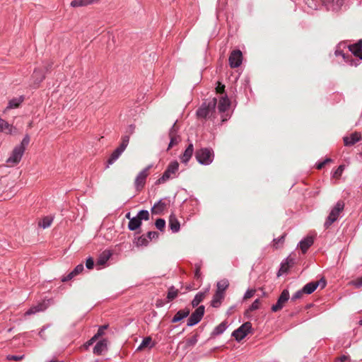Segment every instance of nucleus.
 <instances>
[{
	"label": "nucleus",
	"mask_w": 362,
	"mask_h": 362,
	"mask_svg": "<svg viewBox=\"0 0 362 362\" xmlns=\"http://www.w3.org/2000/svg\"><path fill=\"white\" fill-rule=\"evenodd\" d=\"M149 240L147 237L144 235L139 237L137 240L138 245H146L148 243Z\"/></svg>",
	"instance_id": "obj_44"
},
{
	"label": "nucleus",
	"mask_w": 362,
	"mask_h": 362,
	"mask_svg": "<svg viewBox=\"0 0 362 362\" xmlns=\"http://www.w3.org/2000/svg\"><path fill=\"white\" fill-rule=\"evenodd\" d=\"M154 346V344L152 343V339L151 337H146L143 339L141 343L137 347L136 351H140L146 347L152 348Z\"/></svg>",
	"instance_id": "obj_24"
},
{
	"label": "nucleus",
	"mask_w": 362,
	"mask_h": 362,
	"mask_svg": "<svg viewBox=\"0 0 362 362\" xmlns=\"http://www.w3.org/2000/svg\"><path fill=\"white\" fill-rule=\"evenodd\" d=\"M225 89V86L221 84L220 82H217V86L216 87V90L218 93H223Z\"/></svg>",
	"instance_id": "obj_54"
},
{
	"label": "nucleus",
	"mask_w": 362,
	"mask_h": 362,
	"mask_svg": "<svg viewBox=\"0 0 362 362\" xmlns=\"http://www.w3.org/2000/svg\"><path fill=\"white\" fill-rule=\"evenodd\" d=\"M348 48L347 52L351 54L349 60L354 59L353 55L358 57L359 60H362V40H360L356 44L349 45Z\"/></svg>",
	"instance_id": "obj_13"
},
{
	"label": "nucleus",
	"mask_w": 362,
	"mask_h": 362,
	"mask_svg": "<svg viewBox=\"0 0 362 362\" xmlns=\"http://www.w3.org/2000/svg\"><path fill=\"white\" fill-rule=\"evenodd\" d=\"M195 157L198 163L201 165H209L214 159V153L212 148H202L197 150Z\"/></svg>",
	"instance_id": "obj_2"
},
{
	"label": "nucleus",
	"mask_w": 362,
	"mask_h": 362,
	"mask_svg": "<svg viewBox=\"0 0 362 362\" xmlns=\"http://www.w3.org/2000/svg\"><path fill=\"white\" fill-rule=\"evenodd\" d=\"M344 46L342 44H339L335 50L336 56H341L344 62L349 64L351 66H357L358 63L355 62L354 59L349 60V57H351V54H350L347 51L344 53L342 50H341V47Z\"/></svg>",
	"instance_id": "obj_14"
},
{
	"label": "nucleus",
	"mask_w": 362,
	"mask_h": 362,
	"mask_svg": "<svg viewBox=\"0 0 362 362\" xmlns=\"http://www.w3.org/2000/svg\"><path fill=\"white\" fill-rule=\"evenodd\" d=\"M24 150L23 149V146H16L13 149L11 156L7 159L6 162L8 165L13 166L18 164L24 153Z\"/></svg>",
	"instance_id": "obj_9"
},
{
	"label": "nucleus",
	"mask_w": 362,
	"mask_h": 362,
	"mask_svg": "<svg viewBox=\"0 0 362 362\" xmlns=\"http://www.w3.org/2000/svg\"><path fill=\"white\" fill-rule=\"evenodd\" d=\"M243 55L239 49L233 50L229 56V64L231 68H237L242 64Z\"/></svg>",
	"instance_id": "obj_11"
},
{
	"label": "nucleus",
	"mask_w": 362,
	"mask_h": 362,
	"mask_svg": "<svg viewBox=\"0 0 362 362\" xmlns=\"http://www.w3.org/2000/svg\"><path fill=\"white\" fill-rule=\"evenodd\" d=\"M23 98L22 97L16 98L11 100L8 102V106L6 108L5 111L8 109L17 108L20 106L21 103L23 102Z\"/></svg>",
	"instance_id": "obj_28"
},
{
	"label": "nucleus",
	"mask_w": 362,
	"mask_h": 362,
	"mask_svg": "<svg viewBox=\"0 0 362 362\" xmlns=\"http://www.w3.org/2000/svg\"><path fill=\"white\" fill-rule=\"evenodd\" d=\"M98 338H94V336L89 340L88 344H93Z\"/></svg>",
	"instance_id": "obj_63"
},
{
	"label": "nucleus",
	"mask_w": 362,
	"mask_h": 362,
	"mask_svg": "<svg viewBox=\"0 0 362 362\" xmlns=\"http://www.w3.org/2000/svg\"><path fill=\"white\" fill-rule=\"evenodd\" d=\"M223 293L216 291L211 302V306L214 308H218L221 305V300L223 299Z\"/></svg>",
	"instance_id": "obj_25"
},
{
	"label": "nucleus",
	"mask_w": 362,
	"mask_h": 362,
	"mask_svg": "<svg viewBox=\"0 0 362 362\" xmlns=\"http://www.w3.org/2000/svg\"><path fill=\"white\" fill-rule=\"evenodd\" d=\"M289 299V292L287 289L283 290L280 296L279 297L276 304L272 306V310L273 312H277L281 310L285 304Z\"/></svg>",
	"instance_id": "obj_10"
},
{
	"label": "nucleus",
	"mask_w": 362,
	"mask_h": 362,
	"mask_svg": "<svg viewBox=\"0 0 362 362\" xmlns=\"http://www.w3.org/2000/svg\"><path fill=\"white\" fill-rule=\"evenodd\" d=\"M305 293L303 291V289H300L298 291H296L291 297V300H296L299 298H300Z\"/></svg>",
	"instance_id": "obj_45"
},
{
	"label": "nucleus",
	"mask_w": 362,
	"mask_h": 362,
	"mask_svg": "<svg viewBox=\"0 0 362 362\" xmlns=\"http://www.w3.org/2000/svg\"><path fill=\"white\" fill-rule=\"evenodd\" d=\"M331 161H332V160L330 158H326L322 162L317 163L316 164V168H317V169H319V170L322 169L325 165V164H327V163H329Z\"/></svg>",
	"instance_id": "obj_51"
},
{
	"label": "nucleus",
	"mask_w": 362,
	"mask_h": 362,
	"mask_svg": "<svg viewBox=\"0 0 362 362\" xmlns=\"http://www.w3.org/2000/svg\"><path fill=\"white\" fill-rule=\"evenodd\" d=\"M216 286H217L216 291L224 294L225 291L229 286V282L227 279H222L217 282Z\"/></svg>",
	"instance_id": "obj_30"
},
{
	"label": "nucleus",
	"mask_w": 362,
	"mask_h": 362,
	"mask_svg": "<svg viewBox=\"0 0 362 362\" xmlns=\"http://www.w3.org/2000/svg\"><path fill=\"white\" fill-rule=\"evenodd\" d=\"M169 228L173 233H177L180 230V222L173 214L170 215L169 217Z\"/></svg>",
	"instance_id": "obj_19"
},
{
	"label": "nucleus",
	"mask_w": 362,
	"mask_h": 362,
	"mask_svg": "<svg viewBox=\"0 0 362 362\" xmlns=\"http://www.w3.org/2000/svg\"><path fill=\"white\" fill-rule=\"evenodd\" d=\"M76 275L71 271L69 274H68L66 276H64L62 279V281L65 282L71 280Z\"/></svg>",
	"instance_id": "obj_56"
},
{
	"label": "nucleus",
	"mask_w": 362,
	"mask_h": 362,
	"mask_svg": "<svg viewBox=\"0 0 362 362\" xmlns=\"http://www.w3.org/2000/svg\"><path fill=\"white\" fill-rule=\"evenodd\" d=\"M29 142H30L29 136H25L18 146H23V149L25 151V146L28 145Z\"/></svg>",
	"instance_id": "obj_50"
},
{
	"label": "nucleus",
	"mask_w": 362,
	"mask_h": 362,
	"mask_svg": "<svg viewBox=\"0 0 362 362\" xmlns=\"http://www.w3.org/2000/svg\"><path fill=\"white\" fill-rule=\"evenodd\" d=\"M89 4V2L88 0H73L71 2V6L72 7H81V6H85Z\"/></svg>",
	"instance_id": "obj_37"
},
{
	"label": "nucleus",
	"mask_w": 362,
	"mask_h": 362,
	"mask_svg": "<svg viewBox=\"0 0 362 362\" xmlns=\"http://www.w3.org/2000/svg\"><path fill=\"white\" fill-rule=\"evenodd\" d=\"M108 325H105L100 326L97 332V333L94 335V338H98L104 334V331L107 328Z\"/></svg>",
	"instance_id": "obj_42"
},
{
	"label": "nucleus",
	"mask_w": 362,
	"mask_h": 362,
	"mask_svg": "<svg viewBox=\"0 0 362 362\" xmlns=\"http://www.w3.org/2000/svg\"><path fill=\"white\" fill-rule=\"evenodd\" d=\"M112 253L109 250L103 251L97 260V265H105L111 257Z\"/></svg>",
	"instance_id": "obj_21"
},
{
	"label": "nucleus",
	"mask_w": 362,
	"mask_h": 362,
	"mask_svg": "<svg viewBox=\"0 0 362 362\" xmlns=\"http://www.w3.org/2000/svg\"><path fill=\"white\" fill-rule=\"evenodd\" d=\"M179 290L175 288V286H172L168 288L167 293L168 302L174 300L178 295Z\"/></svg>",
	"instance_id": "obj_32"
},
{
	"label": "nucleus",
	"mask_w": 362,
	"mask_h": 362,
	"mask_svg": "<svg viewBox=\"0 0 362 362\" xmlns=\"http://www.w3.org/2000/svg\"><path fill=\"white\" fill-rule=\"evenodd\" d=\"M315 283L318 284V286H320L321 288H324L326 286V281L324 278L320 279L319 281H315Z\"/></svg>",
	"instance_id": "obj_57"
},
{
	"label": "nucleus",
	"mask_w": 362,
	"mask_h": 362,
	"mask_svg": "<svg viewBox=\"0 0 362 362\" xmlns=\"http://www.w3.org/2000/svg\"><path fill=\"white\" fill-rule=\"evenodd\" d=\"M207 288L204 292H199L196 294L194 299L192 301V305L193 308L198 306V305L204 299L206 293L209 291Z\"/></svg>",
	"instance_id": "obj_22"
},
{
	"label": "nucleus",
	"mask_w": 362,
	"mask_h": 362,
	"mask_svg": "<svg viewBox=\"0 0 362 362\" xmlns=\"http://www.w3.org/2000/svg\"><path fill=\"white\" fill-rule=\"evenodd\" d=\"M134 129H135L134 125H133V124L129 125V128H128V129H129V133L130 134H133V132H134Z\"/></svg>",
	"instance_id": "obj_61"
},
{
	"label": "nucleus",
	"mask_w": 362,
	"mask_h": 362,
	"mask_svg": "<svg viewBox=\"0 0 362 362\" xmlns=\"http://www.w3.org/2000/svg\"><path fill=\"white\" fill-rule=\"evenodd\" d=\"M86 267L88 269H92L94 267V260L92 257H88L86 262Z\"/></svg>",
	"instance_id": "obj_47"
},
{
	"label": "nucleus",
	"mask_w": 362,
	"mask_h": 362,
	"mask_svg": "<svg viewBox=\"0 0 362 362\" xmlns=\"http://www.w3.org/2000/svg\"><path fill=\"white\" fill-rule=\"evenodd\" d=\"M197 337H192V339H189L188 340L187 344H188L189 345H192V346H193V345H194V344L197 343Z\"/></svg>",
	"instance_id": "obj_59"
},
{
	"label": "nucleus",
	"mask_w": 362,
	"mask_h": 362,
	"mask_svg": "<svg viewBox=\"0 0 362 362\" xmlns=\"http://www.w3.org/2000/svg\"><path fill=\"white\" fill-rule=\"evenodd\" d=\"M314 240L313 237L308 236L303 240H301L299 243V247L303 253H305L308 248L313 244Z\"/></svg>",
	"instance_id": "obj_17"
},
{
	"label": "nucleus",
	"mask_w": 362,
	"mask_h": 362,
	"mask_svg": "<svg viewBox=\"0 0 362 362\" xmlns=\"http://www.w3.org/2000/svg\"><path fill=\"white\" fill-rule=\"evenodd\" d=\"M169 137L170 143L168 145V149L177 145L180 141V136L179 135H172L169 136Z\"/></svg>",
	"instance_id": "obj_36"
},
{
	"label": "nucleus",
	"mask_w": 362,
	"mask_h": 362,
	"mask_svg": "<svg viewBox=\"0 0 362 362\" xmlns=\"http://www.w3.org/2000/svg\"><path fill=\"white\" fill-rule=\"evenodd\" d=\"M285 234L282 235L281 236H280L279 238H274L273 240V242H274V246L277 248L279 247V245H281L283 244V243L284 242V239H285Z\"/></svg>",
	"instance_id": "obj_41"
},
{
	"label": "nucleus",
	"mask_w": 362,
	"mask_h": 362,
	"mask_svg": "<svg viewBox=\"0 0 362 362\" xmlns=\"http://www.w3.org/2000/svg\"><path fill=\"white\" fill-rule=\"evenodd\" d=\"M346 0H322L327 10L339 11L344 6Z\"/></svg>",
	"instance_id": "obj_12"
},
{
	"label": "nucleus",
	"mask_w": 362,
	"mask_h": 362,
	"mask_svg": "<svg viewBox=\"0 0 362 362\" xmlns=\"http://www.w3.org/2000/svg\"><path fill=\"white\" fill-rule=\"evenodd\" d=\"M318 287V284L315 283V281H311L310 283L306 284L303 287V291L306 294H311L313 293L317 288Z\"/></svg>",
	"instance_id": "obj_26"
},
{
	"label": "nucleus",
	"mask_w": 362,
	"mask_h": 362,
	"mask_svg": "<svg viewBox=\"0 0 362 362\" xmlns=\"http://www.w3.org/2000/svg\"><path fill=\"white\" fill-rule=\"evenodd\" d=\"M23 358H24V355H21V356L8 355L7 356V359L8 360H13V361H21V360L23 359Z\"/></svg>",
	"instance_id": "obj_52"
},
{
	"label": "nucleus",
	"mask_w": 362,
	"mask_h": 362,
	"mask_svg": "<svg viewBox=\"0 0 362 362\" xmlns=\"http://www.w3.org/2000/svg\"><path fill=\"white\" fill-rule=\"evenodd\" d=\"M153 167L152 165H148L144 168L135 178L134 187L137 191H141L146 183V180L149 175V170Z\"/></svg>",
	"instance_id": "obj_7"
},
{
	"label": "nucleus",
	"mask_w": 362,
	"mask_h": 362,
	"mask_svg": "<svg viewBox=\"0 0 362 362\" xmlns=\"http://www.w3.org/2000/svg\"><path fill=\"white\" fill-rule=\"evenodd\" d=\"M156 227L160 231H163L165 227V221L163 218H158L155 223Z\"/></svg>",
	"instance_id": "obj_38"
},
{
	"label": "nucleus",
	"mask_w": 362,
	"mask_h": 362,
	"mask_svg": "<svg viewBox=\"0 0 362 362\" xmlns=\"http://www.w3.org/2000/svg\"><path fill=\"white\" fill-rule=\"evenodd\" d=\"M344 170V166L341 165H339L333 173V177L335 178H339L343 173Z\"/></svg>",
	"instance_id": "obj_40"
},
{
	"label": "nucleus",
	"mask_w": 362,
	"mask_h": 362,
	"mask_svg": "<svg viewBox=\"0 0 362 362\" xmlns=\"http://www.w3.org/2000/svg\"><path fill=\"white\" fill-rule=\"evenodd\" d=\"M350 285L354 286L356 288H359L362 286V276L358 277L354 280L349 282Z\"/></svg>",
	"instance_id": "obj_39"
},
{
	"label": "nucleus",
	"mask_w": 362,
	"mask_h": 362,
	"mask_svg": "<svg viewBox=\"0 0 362 362\" xmlns=\"http://www.w3.org/2000/svg\"><path fill=\"white\" fill-rule=\"evenodd\" d=\"M189 313H190V310L189 308H185V309H183V310H180L174 315V317H173L171 322L173 323H175V322H180L182 320H183L184 318L187 317L189 315Z\"/></svg>",
	"instance_id": "obj_18"
},
{
	"label": "nucleus",
	"mask_w": 362,
	"mask_h": 362,
	"mask_svg": "<svg viewBox=\"0 0 362 362\" xmlns=\"http://www.w3.org/2000/svg\"><path fill=\"white\" fill-rule=\"evenodd\" d=\"M83 264H78L72 271L76 276L81 273L83 271Z\"/></svg>",
	"instance_id": "obj_48"
},
{
	"label": "nucleus",
	"mask_w": 362,
	"mask_h": 362,
	"mask_svg": "<svg viewBox=\"0 0 362 362\" xmlns=\"http://www.w3.org/2000/svg\"><path fill=\"white\" fill-rule=\"evenodd\" d=\"M228 327L227 322L226 321L222 322L218 326H216L213 330V335H220L223 334Z\"/></svg>",
	"instance_id": "obj_29"
},
{
	"label": "nucleus",
	"mask_w": 362,
	"mask_h": 362,
	"mask_svg": "<svg viewBox=\"0 0 362 362\" xmlns=\"http://www.w3.org/2000/svg\"><path fill=\"white\" fill-rule=\"evenodd\" d=\"M141 225V221L136 217H133L130 218V221L128 224V228L130 230H136L138 229Z\"/></svg>",
	"instance_id": "obj_27"
},
{
	"label": "nucleus",
	"mask_w": 362,
	"mask_h": 362,
	"mask_svg": "<svg viewBox=\"0 0 362 362\" xmlns=\"http://www.w3.org/2000/svg\"><path fill=\"white\" fill-rule=\"evenodd\" d=\"M361 139V134L358 132H354L349 136L344 137V143L345 146H350L354 145L356 142Z\"/></svg>",
	"instance_id": "obj_15"
},
{
	"label": "nucleus",
	"mask_w": 362,
	"mask_h": 362,
	"mask_svg": "<svg viewBox=\"0 0 362 362\" xmlns=\"http://www.w3.org/2000/svg\"><path fill=\"white\" fill-rule=\"evenodd\" d=\"M344 208V204L341 201H339L335 206L332 209L329 216H327L325 222V228H329L332 224L335 222L338 218L339 214L342 212Z\"/></svg>",
	"instance_id": "obj_3"
},
{
	"label": "nucleus",
	"mask_w": 362,
	"mask_h": 362,
	"mask_svg": "<svg viewBox=\"0 0 362 362\" xmlns=\"http://www.w3.org/2000/svg\"><path fill=\"white\" fill-rule=\"evenodd\" d=\"M179 169V163L177 161L175 160L171 162L165 171L163 173V175L157 180L158 184H161L165 182L166 180L175 176L176 173Z\"/></svg>",
	"instance_id": "obj_5"
},
{
	"label": "nucleus",
	"mask_w": 362,
	"mask_h": 362,
	"mask_svg": "<svg viewBox=\"0 0 362 362\" xmlns=\"http://www.w3.org/2000/svg\"><path fill=\"white\" fill-rule=\"evenodd\" d=\"M13 127L9 124L4 119H0V132H5L6 134H11L12 132Z\"/></svg>",
	"instance_id": "obj_31"
},
{
	"label": "nucleus",
	"mask_w": 362,
	"mask_h": 362,
	"mask_svg": "<svg viewBox=\"0 0 362 362\" xmlns=\"http://www.w3.org/2000/svg\"><path fill=\"white\" fill-rule=\"evenodd\" d=\"M129 141V136L125 135L122 137L120 145L112 153L107 163L109 165L113 164L124 151Z\"/></svg>",
	"instance_id": "obj_4"
},
{
	"label": "nucleus",
	"mask_w": 362,
	"mask_h": 362,
	"mask_svg": "<svg viewBox=\"0 0 362 362\" xmlns=\"http://www.w3.org/2000/svg\"><path fill=\"white\" fill-rule=\"evenodd\" d=\"M194 152V146L192 144H189L182 156L180 157L181 161L184 163H187L191 158Z\"/></svg>",
	"instance_id": "obj_20"
},
{
	"label": "nucleus",
	"mask_w": 362,
	"mask_h": 362,
	"mask_svg": "<svg viewBox=\"0 0 362 362\" xmlns=\"http://www.w3.org/2000/svg\"><path fill=\"white\" fill-rule=\"evenodd\" d=\"M199 275H200V274H199V269H197L196 270V272H195V276H196L197 278H199Z\"/></svg>",
	"instance_id": "obj_64"
},
{
	"label": "nucleus",
	"mask_w": 362,
	"mask_h": 362,
	"mask_svg": "<svg viewBox=\"0 0 362 362\" xmlns=\"http://www.w3.org/2000/svg\"><path fill=\"white\" fill-rule=\"evenodd\" d=\"M158 233L156 231H149L147 233V238L148 240H151L153 239H157L158 238Z\"/></svg>",
	"instance_id": "obj_46"
},
{
	"label": "nucleus",
	"mask_w": 362,
	"mask_h": 362,
	"mask_svg": "<svg viewBox=\"0 0 362 362\" xmlns=\"http://www.w3.org/2000/svg\"><path fill=\"white\" fill-rule=\"evenodd\" d=\"M259 303H260L259 299H256L249 307L248 310L254 311V310H257L259 307Z\"/></svg>",
	"instance_id": "obj_43"
},
{
	"label": "nucleus",
	"mask_w": 362,
	"mask_h": 362,
	"mask_svg": "<svg viewBox=\"0 0 362 362\" xmlns=\"http://www.w3.org/2000/svg\"><path fill=\"white\" fill-rule=\"evenodd\" d=\"M167 204L163 199H160L158 202L155 203L151 209L153 214H161L165 211Z\"/></svg>",
	"instance_id": "obj_16"
},
{
	"label": "nucleus",
	"mask_w": 362,
	"mask_h": 362,
	"mask_svg": "<svg viewBox=\"0 0 362 362\" xmlns=\"http://www.w3.org/2000/svg\"><path fill=\"white\" fill-rule=\"evenodd\" d=\"M177 131H178V127L176 125V122H175L169 131V136L177 135Z\"/></svg>",
	"instance_id": "obj_53"
},
{
	"label": "nucleus",
	"mask_w": 362,
	"mask_h": 362,
	"mask_svg": "<svg viewBox=\"0 0 362 362\" xmlns=\"http://www.w3.org/2000/svg\"><path fill=\"white\" fill-rule=\"evenodd\" d=\"M141 221L142 220L148 221L149 219V212L147 210H141L136 216Z\"/></svg>",
	"instance_id": "obj_35"
},
{
	"label": "nucleus",
	"mask_w": 362,
	"mask_h": 362,
	"mask_svg": "<svg viewBox=\"0 0 362 362\" xmlns=\"http://www.w3.org/2000/svg\"><path fill=\"white\" fill-rule=\"evenodd\" d=\"M39 226L45 228V218H42L39 222Z\"/></svg>",
	"instance_id": "obj_60"
},
{
	"label": "nucleus",
	"mask_w": 362,
	"mask_h": 362,
	"mask_svg": "<svg viewBox=\"0 0 362 362\" xmlns=\"http://www.w3.org/2000/svg\"><path fill=\"white\" fill-rule=\"evenodd\" d=\"M205 308L204 305L199 306L189 316L187 320V326L192 327L199 323L204 314Z\"/></svg>",
	"instance_id": "obj_8"
},
{
	"label": "nucleus",
	"mask_w": 362,
	"mask_h": 362,
	"mask_svg": "<svg viewBox=\"0 0 362 362\" xmlns=\"http://www.w3.org/2000/svg\"><path fill=\"white\" fill-rule=\"evenodd\" d=\"M76 275L71 271L69 274H68L66 276H64L62 279V281L65 282L71 280Z\"/></svg>",
	"instance_id": "obj_55"
},
{
	"label": "nucleus",
	"mask_w": 362,
	"mask_h": 362,
	"mask_svg": "<svg viewBox=\"0 0 362 362\" xmlns=\"http://www.w3.org/2000/svg\"><path fill=\"white\" fill-rule=\"evenodd\" d=\"M52 218H49L47 216V228H48L52 224Z\"/></svg>",
	"instance_id": "obj_62"
},
{
	"label": "nucleus",
	"mask_w": 362,
	"mask_h": 362,
	"mask_svg": "<svg viewBox=\"0 0 362 362\" xmlns=\"http://www.w3.org/2000/svg\"><path fill=\"white\" fill-rule=\"evenodd\" d=\"M349 356L346 355H342L339 358V362H349Z\"/></svg>",
	"instance_id": "obj_58"
},
{
	"label": "nucleus",
	"mask_w": 362,
	"mask_h": 362,
	"mask_svg": "<svg viewBox=\"0 0 362 362\" xmlns=\"http://www.w3.org/2000/svg\"><path fill=\"white\" fill-rule=\"evenodd\" d=\"M107 343L105 340L99 341L93 348V353L97 355H100L106 349Z\"/></svg>",
	"instance_id": "obj_23"
},
{
	"label": "nucleus",
	"mask_w": 362,
	"mask_h": 362,
	"mask_svg": "<svg viewBox=\"0 0 362 362\" xmlns=\"http://www.w3.org/2000/svg\"><path fill=\"white\" fill-rule=\"evenodd\" d=\"M252 330V324L250 322H246L234 330L232 336L237 341L243 340Z\"/></svg>",
	"instance_id": "obj_6"
},
{
	"label": "nucleus",
	"mask_w": 362,
	"mask_h": 362,
	"mask_svg": "<svg viewBox=\"0 0 362 362\" xmlns=\"http://www.w3.org/2000/svg\"><path fill=\"white\" fill-rule=\"evenodd\" d=\"M289 260H288V258H286V259H284V262H281V268L279 271V273H278V275L280 276L282 274L284 273H286L288 268H289Z\"/></svg>",
	"instance_id": "obj_34"
},
{
	"label": "nucleus",
	"mask_w": 362,
	"mask_h": 362,
	"mask_svg": "<svg viewBox=\"0 0 362 362\" xmlns=\"http://www.w3.org/2000/svg\"><path fill=\"white\" fill-rule=\"evenodd\" d=\"M45 304L43 302L39 303L37 306L30 308L25 313V315H30L37 312L43 311L45 310Z\"/></svg>",
	"instance_id": "obj_33"
},
{
	"label": "nucleus",
	"mask_w": 362,
	"mask_h": 362,
	"mask_svg": "<svg viewBox=\"0 0 362 362\" xmlns=\"http://www.w3.org/2000/svg\"><path fill=\"white\" fill-rule=\"evenodd\" d=\"M230 105V102L226 94L221 96L218 102L216 98L204 101L197 110V116L199 119H210L214 121L218 114H220L222 122L227 121L230 115L227 112Z\"/></svg>",
	"instance_id": "obj_1"
},
{
	"label": "nucleus",
	"mask_w": 362,
	"mask_h": 362,
	"mask_svg": "<svg viewBox=\"0 0 362 362\" xmlns=\"http://www.w3.org/2000/svg\"><path fill=\"white\" fill-rule=\"evenodd\" d=\"M255 291L253 289H248L244 294L243 299L246 300L250 298L255 294Z\"/></svg>",
	"instance_id": "obj_49"
}]
</instances>
